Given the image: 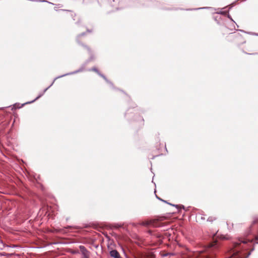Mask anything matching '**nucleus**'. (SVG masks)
I'll return each instance as SVG.
<instances>
[{"mask_svg": "<svg viewBox=\"0 0 258 258\" xmlns=\"http://www.w3.org/2000/svg\"><path fill=\"white\" fill-rule=\"evenodd\" d=\"M245 236L246 238H244L243 237V244H246L248 242L250 243V251H249L245 257L244 256V253H243V258H247L250 254L251 252L254 250V247L252 244V242L253 240H258V218H255L253 221L251 225L249 227V229L245 233ZM245 248L243 246V251Z\"/></svg>", "mask_w": 258, "mask_h": 258, "instance_id": "f257e3e1", "label": "nucleus"}, {"mask_svg": "<svg viewBox=\"0 0 258 258\" xmlns=\"http://www.w3.org/2000/svg\"><path fill=\"white\" fill-rule=\"evenodd\" d=\"M83 71V69H79L78 70H77L76 71H74V72H71V73H67V74H64V75H62L61 76H58L57 77H56L53 81L52 82V83L50 84V85L49 86H48L47 88H46L45 89H44L43 90V91L40 93L34 100H32L31 101H30V102H26L24 104H23L22 105V106H23L24 104H30V103H31L33 102H34L35 100H37L38 98H39L40 97H41L43 95V94L45 93V92L53 85V84L54 83V81L58 79V78H61V77H64V76H68V75H73V74H76L77 73H79V72H80L81 71Z\"/></svg>", "mask_w": 258, "mask_h": 258, "instance_id": "f03ea898", "label": "nucleus"}, {"mask_svg": "<svg viewBox=\"0 0 258 258\" xmlns=\"http://www.w3.org/2000/svg\"><path fill=\"white\" fill-rule=\"evenodd\" d=\"M79 248L82 254V258H89L90 252L83 245H80Z\"/></svg>", "mask_w": 258, "mask_h": 258, "instance_id": "7ed1b4c3", "label": "nucleus"}, {"mask_svg": "<svg viewBox=\"0 0 258 258\" xmlns=\"http://www.w3.org/2000/svg\"><path fill=\"white\" fill-rule=\"evenodd\" d=\"M90 71H93L95 72H96L99 76H100L101 77H102L108 83H109L110 85H112V84L111 82L109 81L107 78L105 77V76H104L103 74H101L99 71L95 68H93L90 70Z\"/></svg>", "mask_w": 258, "mask_h": 258, "instance_id": "20e7f679", "label": "nucleus"}, {"mask_svg": "<svg viewBox=\"0 0 258 258\" xmlns=\"http://www.w3.org/2000/svg\"><path fill=\"white\" fill-rule=\"evenodd\" d=\"M110 255L113 258H122L118 252L116 250H112L110 251Z\"/></svg>", "mask_w": 258, "mask_h": 258, "instance_id": "39448f33", "label": "nucleus"}, {"mask_svg": "<svg viewBox=\"0 0 258 258\" xmlns=\"http://www.w3.org/2000/svg\"><path fill=\"white\" fill-rule=\"evenodd\" d=\"M157 198L159 200H160V201H163V202H165V203H167V204H169V205H171V206H172L175 207H176L177 208H178L179 207H180V208H184V207H183V206H182V205L179 206V205H174V204H170V203H169L167 202L166 201H164V200H162V199H160V198H158L157 197Z\"/></svg>", "mask_w": 258, "mask_h": 258, "instance_id": "423d86ee", "label": "nucleus"}, {"mask_svg": "<svg viewBox=\"0 0 258 258\" xmlns=\"http://www.w3.org/2000/svg\"><path fill=\"white\" fill-rule=\"evenodd\" d=\"M149 224L148 222H143L142 225L143 226H148Z\"/></svg>", "mask_w": 258, "mask_h": 258, "instance_id": "0eeeda50", "label": "nucleus"}, {"mask_svg": "<svg viewBox=\"0 0 258 258\" xmlns=\"http://www.w3.org/2000/svg\"><path fill=\"white\" fill-rule=\"evenodd\" d=\"M173 255V253H167L164 254V256H167V255Z\"/></svg>", "mask_w": 258, "mask_h": 258, "instance_id": "6e6552de", "label": "nucleus"}, {"mask_svg": "<svg viewBox=\"0 0 258 258\" xmlns=\"http://www.w3.org/2000/svg\"><path fill=\"white\" fill-rule=\"evenodd\" d=\"M207 8H199L198 9H206Z\"/></svg>", "mask_w": 258, "mask_h": 258, "instance_id": "1a4fd4ad", "label": "nucleus"}, {"mask_svg": "<svg viewBox=\"0 0 258 258\" xmlns=\"http://www.w3.org/2000/svg\"><path fill=\"white\" fill-rule=\"evenodd\" d=\"M208 221H212V220H211L210 218H208Z\"/></svg>", "mask_w": 258, "mask_h": 258, "instance_id": "9d476101", "label": "nucleus"}, {"mask_svg": "<svg viewBox=\"0 0 258 258\" xmlns=\"http://www.w3.org/2000/svg\"><path fill=\"white\" fill-rule=\"evenodd\" d=\"M219 13L223 14V13H224V12H220ZM224 13H225V14H226V12H224Z\"/></svg>", "mask_w": 258, "mask_h": 258, "instance_id": "9b49d317", "label": "nucleus"}, {"mask_svg": "<svg viewBox=\"0 0 258 258\" xmlns=\"http://www.w3.org/2000/svg\"><path fill=\"white\" fill-rule=\"evenodd\" d=\"M254 35L258 36V33H254Z\"/></svg>", "mask_w": 258, "mask_h": 258, "instance_id": "f8f14e48", "label": "nucleus"}, {"mask_svg": "<svg viewBox=\"0 0 258 258\" xmlns=\"http://www.w3.org/2000/svg\"><path fill=\"white\" fill-rule=\"evenodd\" d=\"M84 34H85V33H82V34H81L80 35L83 36V35H84Z\"/></svg>", "mask_w": 258, "mask_h": 258, "instance_id": "ddd939ff", "label": "nucleus"}, {"mask_svg": "<svg viewBox=\"0 0 258 258\" xmlns=\"http://www.w3.org/2000/svg\"><path fill=\"white\" fill-rule=\"evenodd\" d=\"M257 54V53H251V54Z\"/></svg>", "mask_w": 258, "mask_h": 258, "instance_id": "4468645a", "label": "nucleus"}, {"mask_svg": "<svg viewBox=\"0 0 258 258\" xmlns=\"http://www.w3.org/2000/svg\"><path fill=\"white\" fill-rule=\"evenodd\" d=\"M77 252H76V251L73 252V253H77Z\"/></svg>", "mask_w": 258, "mask_h": 258, "instance_id": "2eb2a0df", "label": "nucleus"}, {"mask_svg": "<svg viewBox=\"0 0 258 258\" xmlns=\"http://www.w3.org/2000/svg\"><path fill=\"white\" fill-rule=\"evenodd\" d=\"M242 32H243V33H246L245 31H243V30L242 31Z\"/></svg>", "mask_w": 258, "mask_h": 258, "instance_id": "dca6fc26", "label": "nucleus"}, {"mask_svg": "<svg viewBox=\"0 0 258 258\" xmlns=\"http://www.w3.org/2000/svg\"><path fill=\"white\" fill-rule=\"evenodd\" d=\"M255 243H257H257H258V242H257H257H255Z\"/></svg>", "mask_w": 258, "mask_h": 258, "instance_id": "f3484780", "label": "nucleus"}]
</instances>
